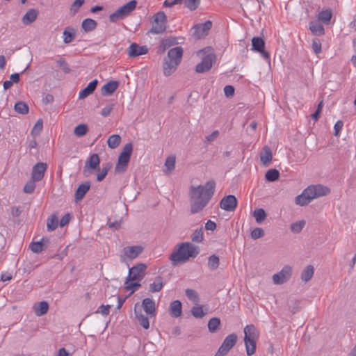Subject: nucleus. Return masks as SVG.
<instances>
[{
  "mask_svg": "<svg viewBox=\"0 0 356 356\" xmlns=\"http://www.w3.org/2000/svg\"><path fill=\"white\" fill-rule=\"evenodd\" d=\"M214 188L215 183L213 181H208L204 185L191 188V212L192 213H197L206 207L213 195Z\"/></svg>",
  "mask_w": 356,
  "mask_h": 356,
  "instance_id": "1",
  "label": "nucleus"
},
{
  "mask_svg": "<svg viewBox=\"0 0 356 356\" xmlns=\"http://www.w3.org/2000/svg\"><path fill=\"white\" fill-rule=\"evenodd\" d=\"M199 253L198 248L191 243H181L171 253L169 259L173 266L186 261L191 257H195Z\"/></svg>",
  "mask_w": 356,
  "mask_h": 356,
  "instance_id": "2",
  "label": "nucleus"
},
{
  "mask_svg": "<svg viewBox=\"0 0 356 356\" xmlns=\"http://www.w3.org/2000/svg\"><path fill=\"white\" fill-rule=\"evenodd\" d=\"M329 189L322 185H312L306 188L300 195L295 199L298 205L305 206L308 204L312 200L321 196L327 195Z\"/></svg>",
  "mask_w": 356,
  "mask_h": 356,
  "instance_id": "3",
  "label": "nucleus"
},
{
  "mask_svg": "<svg viewBox=\"0 0 356 356\" xmlns=\"http://www.w3.org/2000/svg\"><path fill=\"white\" fill-rule=\"evenodd\" d=\"M145 268V264H139L129 269V273L124 282V288L129 291L131 294L140 286V282L143 277V272Z\"/></svg>",
  "mask_w": 356,
  "mask_h": 356,
  "instance_id": "4",
  "label": "nucleus"
},
{
  "mask_svg": "<svg viewBox=\"0 0 356 356\" xmlns=\"http://www.w3.org/2000/svg\"><path fill=\"white\" fill-rule=\"evenodd\" d=\"M182 56L183 49L181 47H176L169 50L163 64V73L165 76H170L175 71L181 62Z\"/></svg>",
  "mask_w": 356,
  "mask_h": 356,
  "instance_id": "5",
  "label": "nucleus"
},
{
  "mask_svg": "<svg viewBox=\"0 0 356 356\" xmlns=\"http://www.w3.org/2000/svg\"><path fill=\"white\" fill-rule=\"evenodd\" d=\"M243 332L246 353L248 356H251L256 351V343L259 333L257 327L252 324L247 325L244 327Z\"/></svg>",
  "mask_w": 356,
  "mask_h": 356,
  "instance_id": "6",
  "label": "nucleus"
},
{
  "mask_svg": "<svg viewBox=\"0 0 356 356\" xmlns=\"http://www.w3.org/2000/svg\"><path fill=\"white\" fill-rule=\"evenodd\" d=\"M132 151L133 145L131 143H127L123 147L115 167V171L117 173H123L127 170Z\"/></svg>",
  "mask_w": 356,
  "mask_h": 356,
  "instance_id": "7",
  "label": "nucleus"
},
{
  "mask_svg": "<svg viewBox=\"0 0 356 356\" xmlns=\"http://www.w3.org/2000/svg\"><path fill=\"white\" fill-rule=\"evenodd\" d=\"M167 17L164 12L159 11L153 16L152 28L149 33L153 34H161L165 31Z\"/></svg>",
  "mask_w": 356,
  "mask_h": 356,
  "instance_id": "8",
  "label": "nucleus"
},
{
  "mask_svg": "<svg viewBox=\"0 0 356 356\" xmlns=\"http://www.w3.org/2000/svg\"><path fill=\"white\" fill-rule=\"evenodd\" d=\"M137 1L131 0L120 7L116 11L109 15V20L112 22L123 19L129 15L136 7Z\"/></svg>",
  "mask_w": 356,
  "mask_h": 356,
  "instance_id": "9",
  "label": "nucleus"
},
{
  "mask_svg": "<svg viewBox=\"0 0 356 356\" xmlns=\"http://www.w3.org/2000/svg\"><path fill=\"white\" fill-rule=\"evenodd\" d=\"M292 273V267L289 265H286L281 269L280 271L273 275L272 280L275 284H283L291 279Z\"/></svg>",
  "mask_w": 356,
  "mask_h": 356,
  "instance_id": "10",
  "label": "nucleus"
},
{
  "mask_svg": "<svg viewBox=\"0 0 356 356\" xmlns=\"http://www.w3.org/2000/svg\"><path fill=\"white\" fill-rule=\"evenodd\" d=\"M237 341V335L234 333L230 334L225 337L222 343L218 348L215 356H225L234 346Z\"/></svg>",
  "mask_w": 356,
  "mask_h": 356,
  "instance_id": "11",
  "label": "nucleus"
},
{
  "mask_svg": "<svg viewBox=\"0 0 356 356\" xmlns=\"http://www.w3.org/2000/svg\"><path fill=\"white\" fill-rule=\"evenodd\" d=\"M143 249L141 245L126 246L122 250L121 258L123 261L133 260L143 252Z\"/></svg>",
  "mask_w": 356,
  "mask_h": 356,
  "instance_id": "12",
  "label": "nucleus"
},
{
  "mask_svg": "<svg viewBox=\"0 0 356 356\" xmlns=\"http://www.w3.org/2000/svg\"><path fill=\"white\" fill-rule=\"evenodd\" d=\"M216 60V56L213 53L207 54L202 61L196 65L195 71L198 73H203L209 71Z\"/></svg>",
  "mask_w": 356,
  "mask_h": 356,
  "instance_id": "13",
  "label": "nucleus"
},
{
  "mask_svg": "<svg viewBox=\"0 0 356 356\" xmlns=\"http://www.w3.org/2000/svg\"><path fill=\"white\" fill-rule=\"evenodd\" d=\"M212 26V22L208 20L202 24H198L193 26V35L195 38L200 39L208 34L209 31Z\"/></svg>",
  "mask_w": 356,
  "mask_h": 356,
  "instance_id": "14",
  "label": "nucleus"
},
{
  "mask_svg": "<svg viewBox=\"0 0 356 356\" xmlns=\"http://www.w3.org/2000/svg\"><path fill=\"white\" fill-rule=\"evenodd\" d=\"M237 206V200L234 195H229L220 202V207L227 211H234Z\"/></svg>",
  "mask_w": 356,
  "mask_h": 356,
  "instance_id": "15",
  "label": "nucleus"
},
{
  "mask_svg": "<svg viewBox=\"0 0 356 356\" xmlns=\"http://www.w3.org/2000/svg\"><path fill=\"white\" fill-rule=\"evenodd\" d=\"M147 52L148 48L145 45L140 46L135 42L131 43L127 49V55L131 58L145 55Z\"/></svg>",
  "mask_w": 356,
  "mask_h": 356,
  "instance_id": "16",
  "label": "nucleus"
},
{
  "mask_svg": "<svg viewBox=\"0 0 356 356\" xmlns=\"http://www.w3.org/2000/svg\"><path fill=\"white\" fill-rule=\"evenodd\" d=\"M47 170V164L42 162L37 163L33 166L31 179L39 181L42 179Z\"/></svg>",
  "mask_w": 356,
  "mask_h": 356,
  "instance_id": "17",
  "label": "nucleus"
},
{
  "mask_svg": "<svg viewBox=\"0 0 356 356\" xmlns=\"http://www.w3.org/2000/svg\"><path fill=\"white\" fill-rule=\"evenodd\" d=\"M143 307L149 317H154L156 316L155 302L153 300L149 298H145L143 300Z\"/></svg>",
  "mask_w": 356,
  "mask_h": 356,
  "instance_id": "18",
  "label": "nucleus"
},
{
  "mask_svg": "<svg viewBox=\"0 0 356 356\" xmlns=\"http://www.w3.org/2000/svg\"><path fill=\"white\" fill-rule=\"evenodd\" d=\"M100 163V159L97 154H92L90 155L84 167V172L87 170H94L98 168Z\"/></svg>",
  "mask_w": 356,
  "mask_h": 356,
  "instance_id": "19",
  "label": "nucleus"
},
{
  "mask_svg": "<svg viewBox=\"0 0 356 356\" xmlns=\"http://www.w3.org/2000/svg\"><path fill=\"white\" fill-rule=\"evenodd\" d=\"M76 35V29L72 26H67L63 32V40L65 44L72 42Z\"/></svg>",
  "mask_w": 356,
  "mask_h": 356,
  "instance_id": "20",
  "label": "nucleus"
},
{
  "mask_svg": "<svg viewBox=\"0 0 356 356\" xmlns=\"http://www.w3.org/2000/svg\"><path fill=\"white\" fill-rule=\"evenodd\" d=\"M97 83L98 81L97 79H95L90 82L85 88H83L79 92V98L84 99L89 96L90 94H92L95 91L97 86Z\"/></svg>",
  "mask_w": 356,
  "mask_h": 356,
  "instance_id": "21",
  "label": "nucleus"
},
{
  "mask_svg": "<svg viewBox=\"0 0 356 356\" xmlns=\"http://www.w3.org/2000/svg\"><path fill=\"white\" fill-rule=\"evenodd\" d=\"M118 82L116 81H111L103 86L102 88V94L104 96L113 93L118 87Z\"/></svg>",
  "mask_w": 356,
  "mask_h": 356,
  "instance_id": "22",
  "label": "nucleus"
},
{
  "mask_svg": "<svg viewBox=\"0 0 356 356\" xmlns=\"http://www.w3.org/2000/svg\"><path fill=\"white\" fill-rule=\"evenodd\" d=\"M170 314L175 318L181 316L182 314V305L179 300H174L170 305Z\"/></svg>",
  "mask_w": 356,
  "mask_h": 356,
  "instance_id": "23",
  "label": "nucleus"
},
{
  "mask_svg": "<svg viewBox=\"0 0 356 356\" xmlns=\"http://www.w3.org/2000/svg\"><path fill=\"white\" fill-rule=\"evenodd\" d=\"M38 15V13L36 10L29 9L22 17V21L24 24H30L37 19Z\"/></svg>",
  "mask_w": 356,
  "mask_h": 356,
  "instance_id": "24",
  "label": "nucleus"
},
{
  "mask_svg": "<svg viewBox=\"0 0 356 356\" xmlns=\"http://www.w3.org/2000/svg\"><path fill=\"white\" fill-rule=\"evenodd\" d=\"M49 240L47 238L42 237L40 241L36 242H31L29 245L31 250L34 253H40L44 249V243H47Z\"/></svg>",
  "mask_w": 356,
  "mask_h": 356,
  "instance_id": "25",
  "label": "nucleus"
},
{
  "mask_svg": "<svg viewBox=\"0 0 356 356\" xmlns=\"http://www.w3.org/2000/svg\"><path fill=\"white\" fill-rule=\"evenodd\" d=\"M49 309V305L46 301H41L33 306L35 314L37 316H41L45 314Z\"/></svg>",
  "mask_w": 356,
  "mask_h": 356,
  "instance_id": "26",
  "label": "nucleus"
},
{
  "mask_svg": "<svg viewBox=\"0 0 356 356\" xmlns=\"http://www.w3.org/2000/svg\"><path fill=\"white\" fill-rule=\"evenodd\" d=\"M332 17V12L331 10V9L326 8V9H323L321 12H319V13L318 14L317 18L319 22L327 24L330 23Z\"/></svg>",
  "mask_w": 356,
  "mask_h": 356,
  "instance_id": "27",
  "label": "nucleus"
},
{
  "mask_svg": "<svg viewBox=\"0 0 356 356\" xmlns=\"http://www.w3.org/2000/svg\"><path fill=\"white\" fill-rule=\"evenodd\" d=\"M177 44V40L175 38H168L161 40L159 47V52L163 53L167 49Z\"/></svg>",
  "mask_w": 356,
  "mask_h": 356,
  "instance_id": "28",
  "label": "nucleus"
},
{
  "mask_svg": "<svg viewBox=\"0 0 356 356\" xmlns=\"http://www.w3.org/2000/svg\"><path fill=\"white\" fill-rule=\"evenodd\" d=\"M90 185L88 182H85L79 185L75 193V199L76 201L81 200L86 193L89 191Z\"/></svg>",
  "mask_w": 356,
  "mask_h": 356,
  "instance_id": "29",
  "label": "nucleus"
},
{
  "mask_svg": "<svg viewBox=\"0 0 356 356\" xmlns=\"http://www.w3.org/2000/svg\"><path fill=\"white\" fill-rule=\"evenodd\" d=\"M272 153L268 147H265L260 154V159L263 165H268L272 161Z\"/></svg>",
  "mask_w": 356,
  "mask_h": 356,
  "instance_id": "30",
  "label": "nucleus"
},
{
  "mask_svg": "<svg viewBox=\"0 0 356 356\" xmlns=\"http://www.w3.org/2000/svg\"><path fill=\"white\" fill-rule=\"evenodd\" d=\"M97 25V23L96 21L90 18L85 19L81 23V27L85 32H90L95 30Z\"/></svg>",
  "mask_w": 356,
  "mask_h": 356,
  "instance_id": "31",
  "label": "nucleus"
},
{
  "mask_svg": "<svg viewBox=\"0 0 356 356\" xmlns=\"http://www.w3.org/2000/svg\"><path fill=\"white\" fill-rule=\"evenodd\" d=\"M264 40L259 37H254L252 39V50L254 51H261L264 49Z\"/></svg>",
  "mask_w": 356,
  "mask_h": 356,
  "instance_id": "32",
  "label": "nucleus"
},
{
  "mask_svg": "<svg viewBox=\"0 0 356 356\" xmlns=\"http://www.w3.org/2000/svg\"><path fill=\"white\" fill-rule=\"evenodd\" d=\"M314 273V268L313 266H307L301 273V280L304 282H307L312 279Z\"/></svg>",
  "mask_w": 356,
  "mask_h": 356,
  "instance_id": "33",
  "label": "nucleus"
},
{
  "mask_svg": "<svg viewBox=\"0 0 356 356\" xmlns=\"http://www.w3.org/2000/svg\"><path fill=\"white\" fill-rule=\"evenodd\" d=\"M163 286V279L157 277L155 280L149 285V291L152 293L159 292Z\"/></svg>",
  "mask_w": 356,
  "mask_h": 356,
  "instance_id": "34",
  "label": "nucleus"
},
{
  "mask_svg": "<svg viewBox=\"0 0 356 356\" xmlns=\"http://www.w3.org/2000/svg\"><path fill=\"white\" fill-rule=\"evenodd\" d=\"M309 30L314 35L318 36L323 35L325 33L324 27L322 25L315 22L309 23Z\"/></svg>",
  "mask_w": 356,
  "mask_h": 356,
  "instance_id": "35",
  "label": "nucleus"
},
{
  "mask_svg": "<svg viewBox=\"0 0 356 356\" xmlns=\"http://www.w3.org/2000/svg\"><path fill=\"white\" fill-rule=\"evenodd\" d=\"M135 316L140 323V325L145 329H148L149 327V323L148 318L145 316L144 314L138 312L136 310H135Z\"/></svg>",
  "mask_w": 356,
  "mask_h": 356,
  "instance_id": "36",
  "label": "nucleus"
},
{
  "mask_svg": "<svg viewBox=\"0 0 356 356\" xmlns=\"http://www.w3.org/2000/svg\"><path fill=\"white\" fill-rule=\"evenodd\" d=\"M121 142V137L118 134H113L108 138L107 144L111 149L116 148Z\"/></svg>",
  "mask_w": 356,
  "mask_h": 356,
  "instance_id": "37",
  "label": "nucleus"
},
{
  "mask_svg": "<svg viewBox=\"0 0 356 356\" xmlns=\"http://www.w3.org/2000/svg\"><path fill=\"white\" fill-rule=\"evenodd\" d=\"M265 177L267 181L273 182L279 179L280 172L276 169H270L266 172Z\"/></svg>",
  "mask_w": 356,
  "mask_h": 356,
  "instance_id": "38",
  "label": "nucleus"
},
{
  "mask_svg": "<svg viewBox=\"0 0 356 356\" xmlns=\"http://www.w3.org/2000/svg\"><path fill=\"white\" fill-rule=\"evenodd\" d=\"M15 111L20 114H26L29 112V107L26 104L23 102H18L15 104Z\"/></svg>",
  "mask_w": 356,
  "mask_h": 356,
  "instance_id": "39",
  "label": "nucleus"
},
{
  "mask_svg": "<svg viewBox=\"0 0 356 356\" xmlns=\"http://www.w3.org/2000/svg\"><path fill=\"white\" fill-rule=\"evenodd\" d=\"M253 216L257 223L262 222L266 218V213L263 209H257L254 211Z\"/></svg>",
  "mask_w": 356,
  "mask_h": 356,
  "instance_id": "40",
  "label": "nucleus"
},
{
  "mask_svg": "<svg viewBox=\"0 0 356 356\" xmlns=\"http://www.w3.org/2000/svg\"><path fill=\"white\" fill-rule=\"evenodd\" d=\"M184 6L191 11L195 10L200 4V0H183Z\"/></svg>",
  "mask_w": 356,
  "mask_h": 356,
  "instance_id": "41",
  "label": "nucleus"
},
{
  "mask_svg": "<svg viewBox=\"0 0 356 356\" xmlns=\"http://www.w3.org/2000/svg\"><path fill=\"white\" fill-rule=\"evenodd\" d=\"M220 324V321L218 318H211L208 323V328L211 332H215Z\"/></svg>",
  "mask_w": 356,
  "mask_h": 356,
  "instance_id": "42",
  "label": "nucleus"
},
{
  "mask_svg": "<svg viewBox=\"0 0 356 356\" xmlns=\"http://www.w3.org/2000/svg\"><path fill=\"white\" fill-rule=\"evenodd\" d=\"M58 220L56 216H51L47 222V228L48 231H54L58 227Z\"/></svg>",
  "mask_w": 356,
  "mask_h": 356,
  "instance_id": "43",
  "label": "nucleus"
},
{
  "mask_svg": "<svg viewBox=\"0 0 356 356\" xmlns=\"http://www.w3.org/2000/svg\"><path fill=\"white\" fill-rule=\"evenodd\" d=\"M203 229L202 227H200L194 231L191 236V239L193 242L200 243L203 241Z\"/></svg>",
  "mask_w": 356,
  "mask_h": 356,
  "instance_id": "44",
  "label": "nucleus"
},
{
  "mask_svg": "<svg viewBox=\"0 0 356 356\" xmlns=\"http://www.w3.org/2000/svg\"><path fill=\"white\" fill-rule=\"evenodd\" d=\"M192 315L197 318H201L205 315L202 305H196L191 309Z\"/></svg>",
  "mask_w": 356,
  "mask_h": 356,
  "instance_id": "45",
  "label": "nucleus"
},
{
  "mask_svg": "<svg viewBox=\"0 0 356 356\" xmlns=\"http://www.w3.org/2000/svg\"><path fill=\"white\" fill-rule=\"evenodd\" d=\"M88 132V127L86 124H81L77 125L74 131V134L78 137L83 136Z\"/></svg>",
  "mask_w": 356,
  "mask_h": 356,
  "instance_id": "46",
  "label": "nucleus"
},
{
  "mask_svg": "<svg viewBox=\"0 0 356 356\" xmlns=\"http://www.w3.org/2000/svg\"><path fill=\"white\" fill-rule=\"evenodd\" d=\"M219 266V258L215 254H213L209 257L208 266L212 269H216Z\"/></svg>",
  "mask_w": 356,
  "mask_h": 356,
  "instance_id": "47",
  "label": "nucleus"
},
{
  "mask_svg": "<svg viewBox=\"0 0 356 356\" xmlns=\"http://www.w3.org/2000/svg\"><path fill=\"white\" fill-rule=\"evenodd\" d=\"M186 296L190 300L193 301L195 303L199 302V296L197 293L193 289H187L186 290Z\"/></svg>",
  "mask_w": 356,
  "mask_h": 356,
  "instance_id": "48",
  "label": "nucleus"
},
{
  "mask_svg": "<svg viewBox=\"0 0 356 356\" xmlns=\"http://www.w3.org/2000/svg\"><path fill=\"white\" fill-rule=\"evenodd\" d=\"M305 225V220H300L291 225V229L294 233H299L302 231Z\"/></svg>",
  "mask_w": 356,
  "mask_h": 356,
  "instance_id": "49",
  "label": "nucleus"
},
{
  "mask_svg": "<svg viewBox=\"0 0 356 356\" xmlns=\"http://www.w3.org/2000/svg\"><path fill=\"white\" fill-rule=\"evenodd\" d=\"M175 165V157L173 156H168L165 162V166L168 172H171Z\"/></svg>",
  "mask_w": 356,
  "mask_h": 356,
  "instance_id": "50",
  "label": "nucleus"
},
{
  "mask_svg": "<svg viewBox=\"0 0 356 356\" xmlns=\"http://www.w3.org/2000/svg\"><path fill=\"white\" fill-rule=\"evenodd\" d=\"M35 181H36L32 179L30 181H29L24 187V192L27 194L32 193L35 188Z\"/></svg>",
  "mask_w": 356,
  "mask_h": 356,
  "instance_id": "51",
  "label": "nucleus"
},
{
  "mask_svg": "<svg viewBox=\"0 0 356 356\" xmlns=\"http://www.w3.org/2000/svg\"><path fill=\"white\" fill-rule=\"evenodd\" d=\"M83 3L84 0H75L71 5L70 13L73 15L76 14Z\"/></svg>",
  "mask_w": 356,
  "mask_h": 356,
  "instance_id": "52",
  "label": "nucleus"
},
{
  "mask_svg": "<svg viewBox=\"0 0 356 356\" xmlns=\"http://www.w3.org/2000/svg\"><path fill=\"white\" fill-rule=\"evenodd\" d=\"M264 235V231L263 230V229L259 228V227L254 228L251 232V234H250V236H251L252 238H253V239L259 238L262 237Z\"/></svg>",
  "mask_w": 356,
  "mask_h": 356,
  "instance_id": "53",
  "label": "nucleus"
},
{
  "mask_svg": "<svg viewBox=\"0 0 356 356\" xmlns=\"http://www.w3.org/2000/svg\"><path fill=\"white\" fill-rule=\"evenodd\" d=\"M98 170L99 171V173L97 175V180L98 181H102L105 177L106 176L108 171V167H103L102 170H100L98 168Z\"/></svg>",
  "mask_w": 356,
  "mask_h": 356,
  "instance_id": "54",
  "label": "nucleus"
},
{
  "mask_svg": "<svg viewBox=\"0 0 356 356\" xmlns=\"http://www.w3.org/2000/svg\"><path fill=\"white\" fill-rule=\"evenodd\" d=\"M312 49L316 54L321 51V43L318 39H314L312 41Z\"/></svg>",
  "mask_w": 356,
  "mask_h": 356,
  "instance_id": "55",
  "label": "nucleus"
},
{
  "mask_svg": "<svg viewBox=\"0 0 356 356\" xmlns=\"http://www.w3.org/2000/svg\"><path fill=\"white\" fill-rule=\"evenodd\" d=\"M113 104H111L104 106L101 111V115L103 117L108 116L113 109Z\"/></svg>",
  "mask_w": 356,
  "mask_h": 356,
  "instance_id": "56",
  "label": "nucleus"
},
{
  "mask_svg": "<svg viewBox=\"0 0 356 356\" xmlns=\"http://www.w3.org/2000/svg\"><path fill=\"white\" fill-rule=\"evenodd\" d=\"M183 0H165L163 3V6L165 8H170L175 5L180 4Z\"/></svg>",
  "mask_w": 356,
  "mask_h": 356,
  "instance_id": "57",
  "label": "nucleus"
},
{
  "mask_svg": "<svg viewBox=\"0 0 356 356\" xmlns=\"http://www.w3.org/2000/svg\"><path fill=\"white\" fill-rule=\"evenodd\" d=\"M111 307V305H102L99 307V309L97 312L102 314L103 316H107L109 314V308Z\"/></svg>",
  "mask_w": 356,
  "mask_h": 356,
  "instance_id": "58",
  "label": "nucleus"
},
{
  "mask_svg": "<svg viewBox=\"0 0 356 356\" xmlns=\"http://www.w3.org/2000/svg\"><path fill=\"white\" fill-rule=\"evenodd\" d=\"M343 126V123L341 120H338L335 123V124L334 126V136H338L339 135V133L342 129Z\"/></svg>",
  "mask_w": 356,
  "mask_h": 356,
  "instance_id": "59",
  "label": "nucleus"
},
{
  "mask_svg": "<svg viewBox=\"0 0 356 356\" xmlns=\"http://www.w3.org/2000/svg\"><path fill=\"white\" fill-rule=\"evenodd\" d=\"M224 92L227 97H231L234 93V88L232 86H229V85L226 86L224 88Z\"/></svg>",
  "mask_w": 356,
  "mask_h": 356,
  "instance_id": "60",
  "label": "nucleus"
},
{
  "mask_svg": "<svg viewBox=\"0 0 356 356\" xmlns=\"http://www.w3.org/2000/svg\"><path fill=\"white\" fill-rule=\"evenodd\" d=\"M216 228V224L214 221L209 220L205 223V229L209 231H213Z\"/></svg>",
  "mask_w": 356,
  "mask_h": 356,
  "instance_id": "61",
  "label": "nucleus"
},
{
  "mask_svg": "<svg viewBox=\"0 0 356 356\" xmlns=\"http://www.w3.org/2000/svg\"><path fill=\"white\" fill-rule=\"evenodd\" d=\"M42 120H38L37 121V122L35 123L33 130H32V132H35V131H37V132H40L42 129Z\"/></svg>",
  "mask_w": 356,
  "mask_h": 356,
  "instance_id": "62",
  "label": "nucleus"
},
{
  "mask_svg": "<svg viewBox=\"0 0 356 356\" xmlns=\"http://www.w3.org/2000/svg\"><path fill=\"white\" fill-rule=\"evenodd\" d=\"M121 223H122V222H121V220H120V221L108 222V225L109 227H111V229L117 230L120 228Z\"/></svg>",
  "mask_w": 356,
  "mask_h": 356,
  "instance_id": "63",
  "label": "nucleus"
},
{
  "mask_svg": "<svg viewBox=\"0 0 356 356\" xmlns=\"http://www.w3.org/2000/svg\"><path fill=\"white\" fill-rule=\"evenodd\" d=\"M69 355V352L65 348H61L55 356H68Z\"/></svg>",
  "mask_w": 356,
  "mask_h": 356,
  "instance_id": "64",
  "label": "nucleus"
}]
</instances>
